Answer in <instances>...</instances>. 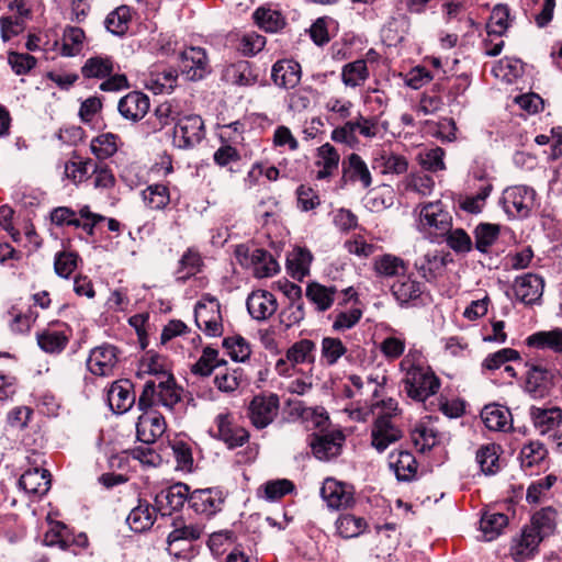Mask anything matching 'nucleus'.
I'll use <instances>...</instances> for the list:
<instances>
[{"instance_id": "20", "label": "nucleus", "mask_w": 562, "mask_h": 562, "mask_svg": "<svg viewBox=\"0 0 562 562\" xmlns=\"http://www.w3.org/2000/svg\"><path fill=\"white\" fill-rule=\"evenodd\" d=\"M544 280L536 273H526L517 277L514 282V291L517 300L525 304H535L542 297Z\"/></svg>"}, {"instance_id": "46", "label": "nucleus", "mask_w": 562, "mask_h": 562, "mask_svg": "<svg viewBox=\"0 0 562 562\" xmlns=\"http://www.w3.org/2000/svg\"><path fill=\"white\" fill-rule=\"evenodd\" d=\"M316 345L310 339H301L294 342L286 351V360L292 364L315 362Z\"/></svg>"}, {"instance_id": "26", "label": "nucleus", "mask_w": 562, "mask_h": 562, "mask_svg": "<svg viewBox=\"0 0 562 562\" xmlns=\"http://www.w3.org/2000/svg\"><path fill=\"white\" fill-rule=\"evenodd\" d=\"M340 162V155L337 149L330 144L325 143L316 150L315 166L317 167L316 179L327 180L334 177Z\"/></svg>"}, {"instance_id": "53", "label": "nucleus", "mask_w": 562, "mask_h": 562, "mask_svg": "<svg viewBox=\"0 0 562 562\" xmlns=\"http://www.w3.org/2000/svg\"><path fill=\"white\" fill-rule=\"evenodd\" d=\"M140 373L156 376L155 381H159L164 379L165 375L171 374L166 368L165 358L150 351L146 352L139 362V374Z\"/></svg>"}, {"instance_id": "63", "label": "nucleus", "mask_w": 562, "mask_h": 562, "mask_svg": "<svg viewBox=\"0 0 562 562\" xmlns=\"http://www.w3.org/2000/svg\"><path fill=\"white\" fill-rule=\"evenodd\" d=\"M362 317V310L359 307H351L344 311H335V319L331 328L334 331H345L355 327Z\"/></svg>"}, {"instance_id": "33", "label": "nucleus", "mask_w": 562, "mask_h": 562, "mask_svg": "<svg viewBox=\"0 0 562 562\" xmlns=\"http://www.w3.org/2000/svg\"><path fill=\"white\" fill-rule=\"evenodd\" d=\"M373 271L381 278L401 277L407 272L408 265L401 257L384 254L373 259Z\"/></svg>"}, {"instance_id": "1", "label": "nucleus", "mask_w": 562, "mask_h": 562, "mask_svg": "<svg viewBox=\"0 0 562 562\" xmlns=\"http://www.w3.org/2000/svg\"><path fill=\"white\" fill-rule=\"evenodd\" d=\"M400 369L405 372L403 385L409 398L425 402L439 391L440 379L429 367L414 364L409 356H406L401 361Z\"/></svg>"}, {"instance_id": "31", "label": "nucleus", "mask_w": 562, "mask_h": 562, "mask_svg": "<svg viewBox=\"0 0 562 562\" xmlns=\"http://www.w3.org/2000/svg\"><path fill=\"white\" fill-rule=\"evenodd\" d=\"M389 465L398 481L409 482L417 473V461L407 450L393 451L389 456Z\"/></svg>"}, {"instance_id": "7", "label": "nucleus", "mask_w": 562, "mask_h": 562, "mask_svg": "<svg viewBox=\"0 0 562 562\" xmlns=\"http://www.w3.org/2000/svg\"><path fill=\"white\" fill-rule=\"evenodd\" d=\"M526 380L524 390L535 400H541L550 395L559 372L555 369H549L541 363H526Z\"/></svg>"}, {"instance_id": "55", "label": "nucleus", "mask_w": 562, "mask_h": 562, "mask_svg": "<svg viewBox=\"0 0 562 562\" xmlns=\"http://www.w3.org/2000/svg\"><path fill=\"white\" fill-rule=\"evenodd\" d=\"M294 490V484L286 479L272 480L265 483L259 490L258 495L269 502H276Z\"/></svg>"}, {"instance_id": "13", "label": "nucleus", "mask_w": 562, "mask_h": 562, "mask_svg": "<svg viewBox=\"0 0 562 562\" xmlns=\"http://www.w3.org/2000/svg\"><path fill=\"white\" fill-rule=\"evenodd\" d=\"M225 503V495L217 487L200 488L190 492L189 507L198 515L210 518L220 513Z\"/></svg>"}, {"instance_id": "37", "label": "nucleus", "mask_w": 562, "mask_h": 562, "mask_svg": "<svg viewBox=\"0 0 562 562\" xmlns=\"http://www.w3.org/2000/svg\"><path fill=\"white\" fill-rule=\"evenodd\" d=\"M252 19L255 24L267 33H277L286 24L285 18L280 11L265 5L254 11Z\"/></svg>"}, {"instance_id": "2", "label": "nucleus", "mask_w": 562, "mask_h": 562, "mask_svg": "<svg viewBox=\"0 0 562 562\" xmlns=\"http://www.w3.org/2000/svg\"><path fill=\"white\" fill-rule=\"evenodd\" d=\"M414 212L417 231L431 243H439L452 228V216L441 200L420 203Z\"/></svg>"}, {"instance_id": "32", "label": "nucleus", "mask_w": 562, "mask_h": 562, "mask_svg": "<svg viewBox=\"0 0 562 562\" xmlns=\"http://www.w3.org/2000/svg\"><path fill=\"white\" fill-rule=\"evenodd\" d=\"M485 427L493 431H508L513 427L512 413L507 407L491 404L481 412Z\"/></svg>"}, {"instance_id": "22", "label": "nucleus", "mask_w": 562, "mask_h": 562, "mask_svg": "<svg viewBox=\"0 0 562 562\" xmlns=\"http://www.w3.org/2000/svg\"><path fill=\"white\" fill-rule=\"evenodd\" d=\"M345 183H360L363 189L372 184V176L367 162L356 153L342 160V177Z\"/></svg>"}, {"instance_id": "57", "label": "nucleus", "mask_w": 562, "mask_h": 562, "mask_svg": "<svg viewBox=\"0 0 562 562\" xmlns=\"http://www.w3.org/2000/svg\"><path fill=\"white\" fill-rule=\"evenodd\" d=\"M445 156V150L437 146L419 153L418 161L424 170L438 172L446 170Z\"/></svg>"}, {"instance_id": "58", "label": "nucleus", "mask_w": 562, "mask_h": 562, "mask_svg": "<svg viewBox=\"0 0 562 562\" xmlns=\"http://www.w3.org/2000/svg\"><path fill=\"white\" fill-rule=\"evenodd\" d=\"M488 34L502 36L509 26V8L506 4H496L487 22Z\"/></svg>"}, {"instance_id": "27", "label": "nucleus", "mask_w": 562, "mask_h": 562, "mask_svg": "<svg viewBox=\"0 0 562 562\" xmlns=\"http://www.w3.org/2000/svg\"><path fill=\"white\" fill-rule=\"evenodd\" d=\"M301 66L292 59H282L273 64L271 79L280 88L292 89L301 80Z\"/></svg>"}, {"instance_id": "23", "label": "nucleus", "mask_w": 562, "mask_h": 562, "mask_svg": "<svg viewBox=\"0 0 562 562\" xmlns=\"http://www.w3.org/2000/svg\"><path fill=\"white\" fill-rule=\"evenodd\" d=\"M542 541L535 528L525 526L521 533L515 537L510 544V555L516 562H524L531 559L538 551L539 543Z\"/></svg>"}, {"instance_id": "60", "label": "nucleus", "mask_w": 562, "mask_h": 562, "mask_svg": "<svg viewBox=\"0 0 562 562\" xmlns=\"http://www.w3.org/2000/svg\"><path fill=\"white\" fill-rule=\"evenodd\" d=\"M172 456L177 462V469L191 472L193 469V456L191 446L180 439H176L170 442Z\"/></svg>"}, {"instance_id": "6", "label": "nucleus", "mask_w": 562, "mask_h": 562, "mask_svg": "<svg viewBox=\"0 0 562 562\" xmlns=\"http://www.w3.org/2000/svg\"><path fill=\"white\" fill-rule=\"evenodd\" d=\"M194 319L200 330L206 336L218 337L223 334V319L218 300L205 293L196 302L194 307Z\"/></svg>"}, {"instance_id": "43", "label": "nucleus", "mask_w": 562, "mask_h": 562, "mask_svg": "<svg viewBox=\"0 0 562 562\" xmlns=\"http://www.w3.org/2000/svg\"><path fill=\"white\" fill-rule=\"evenodd\" d=\"M131 20V8L120 5L106 15L104 26L113 35L123 36L130 27Z\"/></svg>"}, {"instance_id": "64", "label": "nucleus", "mask_w": 562, "mask_h": 562, "mask_svg": "<svg viewBox=\"0 0 562 562\" xmlns=\"http://www.w3.org/2000/svg\"><path fill=\"white\" fill-rule=\"evenodd\" d=\"M412 440L419 451L425 452L437 443V431L424 424L417 425L412 432Z\"/></svg>"}, {"instance_id": "19", "label": "nucleus", "mask_w": 562, "mask_h": 562, "mask_svg": "<svg viewBox=\"0 0 562 562\" xmlns=\"http://www.w3.org/2000/svg\"><path fill=\"white\" fill-rule=\"evenodd\" d=\"M136 402L134 385L130 380H119L112 383L108 391V403L115 414L128 412Z\"/></svg>"}, {"instance_id": "28", "label": "nucleus", "mask_w": 562, "mask_h": 562, "mask_svg": "<svg viewBox=\"0 0 562 562\" xmlns=\"http://www.w3.org/2000/svg\"><path fill=\"white\" fill-rule=\"evenodd\" d=\"M423 291L422 283L405 273L402 274L391 286L393 296L402 307L411 304L415 305L416 301L423 294Z\"/></svg>"}, {"instance_id": "17", "label": "nucleus", "mask_w": 562, "mask_h": 562, "mask_svg": "<svg viewBox=\"0 0 562 562\" xmlns=\"http://www.w3.org/2000/svg\"><path fill=\"white\" fill-rule=\"evenodd\" d=\"M216 426V438L222 440L228 449L244 446L249 440V432L246 428L235 425L231 413H221L214 419Z\"/></svg>"}, {"instance_id": "47", "label": "nucleus", "mask_w": 562, "mask_h": 562, "mask_svg": "<svg viewBox=\"0 0 562 562\" xmlns=\"http://www.w3.org/2000/svg\"><path fill=\"white\" fill-rule=\"evenodd\" d=\"M225 363L224 359L218 358V350L207 346L203 348L202 355L192 366L191 372L195 375L209 376L213 373L214 369Z\"/></svg>"}, {"instance_id": "9", "label": "nucleus", "mask_w": 562, "mask_h": 562, "mask_svg": "<svg viewBox=\"0 0 562 562\" xmlns=\"http://www.w3.org/2000/svg\"><path fill=\"white\" fill-rule=\"evenodd\" d=\"M204 122L198 114L179 116L172 127V145L178 149H191L204 138Z\"/></svg>"}, {"instance_id": "49", "label": "nucleus", "mask_w": 562, "mask_h": 562, "mask_svg": "<svg viewBox=\"0 0 562 562\" xmlns=\"http://www.w3.org/2000/svg\"><path fill=\"white\" fill-rule=\"evenodd\" d=\"M86 38L82 29L77 26H67L63 33V44L60 54L65 57H74L80 54Z\"/></svg>"}, {"instance_id": "59", "label": "nucleus", "mask_w": 562, "mask_h": 562, "mask_svg": "<svg viewBox=\"0 0 562 562\" xmlns=\"http://www.w3.org/2000/svg\"><path fill=\"white\" fill-rule=\"evenodd\" d=\"M222 345L232 360L236 362H244L250 357L251 350L249 344L239 335L224 338Z\"/></svg>"}, {"instance_id": "8", "label": "nucleus", "mask_w": 562, "mask_h": 562, "mask_svg": "<svg viewBox=\"0 0 562 562\" xmlns=\"http://www.w3.org/2000/svg\"><path fill=\"white\" fill-rule=\"evenodd\" d=\"M280 398L274 393L255 395L247 406V417L258 430L267 428L278 417Z\"/></svg>"}, {"instance_id": "10", "label": "nucleus", "mask_w": 562, "mask_h": 562, "mask_svg": "<svg viewBox=\"0 0 562 562\" xmlns=\"http://www.w3.org/2000/svg\"><path fill=\"white\" fill-rule=\"evenodd\" d=\"M321 496L327 507L333 510L348 509L356 503L353 485L334 477L325 479L321 488Z\"/></svg>"}, {"instance_id": "16", "label": "nucleus", "mask_w": 562, "mask_h": 562, "mask_svg": "<svg viewBox=\"0 0 562 562\" xmlns=\"http://www.w3.org/2000/svg\"><path fill=\"white\" fill-rule=\"evenodd\" d=\"M142 415L136 423V436L139 441L146 445L154 443L167 429L164 416L154 408L139 409Z\"/></svg>"}, {"instance_id": "61", "label": "nucleus", "mask_w": 562, "mask_h": 562, "mask_svg": "<svg viewBox=\"0 0 562 562\" xmlns=\"http://www.w3.org/2000/svg\"><path fill=\"white\" fill-rule=\"evenodd\" d=\"M414 266L425 280L431 281L443 267V261L437 254H426L418 258Z\"/></svg>"}, {"instance_id": "39", "label": "nucleus", "mask_w": 562, "mask_h": 562, "mask_svg": "<svg viewBox=\"0 0 562 562\" xmlns=\"http://www.w3.org/2000/svg\"><path fill=\"white\" fill-rule=\"evenodd\" d=\"M508 525V517L503 513L485 512L480 520V529L485 541L496 539Z\"/></svg>"}, {"instance_id": "51", "label": "nucleus", "mask_w": 562, "mask_h": 562, "mask_svg": "<svg viewBox=\"0 0 562 562\" xmlns=\"http://www.w3.org/2000/svg\"><path fill=\"white\" fill-rule=\"evenodd\" d=\"M143 201L151 210H164L170 202V192L166 184L154 183L142 191Z\"/></svg>"}, {"instance_id": "14", "label": "nucleus", "mask_w": 562, "mask_h": 562, "mask_svg": "<svg viewBox=\"0 0 562 562\" xmlns=\"http://www.w3.org/2000/svg\"><path fill=\"white\" fill-rule=\"evenodd\" d=\"M119 349L111 344H103L91 349L87 359V369L98 376H109L114 373L119 363Z\"/></svg>"}, {"instance_id": "15", "label": "nucleus", "mask_w": 562, "mask_h": 562, "mask_svg": "<svg viewBox=\"0 0 562 562\" xmlns=\"http://www.w3.org/2000/svg\"><path fill=\"white\" fill-rule=\"evenodd\" d=\"M341 430H333L325 434H312L310 447L314 457L321 461H329L340 454L345 442Z\"/></svg>"}, {"instance_id": "34", "label": "nucleus", "mask_w": 562, "mask_h": 562, "mask_svg": "<svg viewBox=\"0 0 562 562\" xmlns=\"http://www.w3.org/2000/svg\"><path fill=\"white\" fill-rule=\"evenodd\" d=\"M313 260L312 252L305 247H296L288 255L286 269L289 274L302 281L308 273Z\"/></svg>"}, {"instance_id": "45", "label": "nucleus", "mask_w": 562, "mask_h": 562, "mask_svg": "<svg viewBox=\"0 0 562 562\" xmlns=\"http://www.w3.org/2000/svg\"><path fill=\"white\" fill-rule=\"evenodd\" d=\"M72 536L69 528L61 521H50L48 530L43 536V544L66 550L70 547Z\"/></svg>"}, {"instance_id": "52", "label": "nucleus", "mask_w": 562, "mask_h": 562, "mask_svg": "<svg viewBox=\"0 0 562 562\" xmlns=\"http://www.w3.org/2000/svg\"><path fill=\"white\" fill-rule=\"evenodd\" d=\"M347 352V347L337 337H324L321 345L322 361L328 366H335Z\"/></svg>"}, {"instance_id": "25", "label": "nucleus", "mask_w": 562, "mask_h": 562, "mask_svg": "<svg viewBox=\"0 0 562 562\" xmlns=\"http://www.w3.org/2000/svg\"><path fill=\"white\" fill-rule=\"evenodd\" d=\"M247 311L256 321H266L274 314L278 304L276 296L266 290L252 291L246 301Z\"/></svg>"}, {"instance_id": "4", "label": "nucleus", "mask_w": 562, "mask_h": 562, "mask_svg": "<svg viewBox=\"0 0 562 562\" xmlns=\"http://www.w3.org/2000/svg\"><path fill=\"white\" fill-rule=\"evenodd\" d=\"M119 66L111 56L97 55L89 57L81 67V75L85 79L103 80L100 90L115 92L130 88L127 77L124 74L115 72Z\"/></svg>"}, {"instance_id": "56", "label": "nucleus", "mask_w": 562, "mask_h": 562, "mask_svg": "<svg viewBox=\"0 0 562 562\" xmlns=\"http://www.w3.org/2000/svg\"><path fill=\"white\" fill-rule=\"evenodd\" d=\"M202 258L200 254L191 248L187 249L179 260V268L176 272L177 279L186 281L200 271Z\"/></svg>"}, {"instance_id": "48", "label": "nucleus", "mask_w": 562, "mask_h": 562, "mask_svg": "<svg viewBox=\"0 0 562 562\" xmlns=\"http://www.w3.org/2000/svg\"><path fill=\"white\" fill-rule=\"evenodd\" d=\"M369 77L366 60L358 59L346 64L341 70V80L346 87L356 88L364 83Z\"/></svg>"}, {"instance_id": "62", "label": "nucleus", "mask_w": 562, "mask_h": 562, "mask_svg": "<svg viewBox=\"0 0 562 562\" xmlns=\"http://www.w3.org/2000/svg\"><path fill=\"white\" fill-rule=\"evenodd\" d=\"M475 460L484 474H494L498 471V456L494 445L482 446L475 456Z\"/></svg>"}, {"instance_id": "5", "label": "nucleus", "mask_w": 562, "mask_h": 562, "mask_svg": "<svg viewBox=\"0 0 562 562\" xmlns=\"http://www.w3.org/2000/svg\"><path fill=\"white\" fill-rule=\"evenodd\" d=\"M537 192L528 186H512L503 191L499 204L509 220H524L530 216L536 204Z\"/></svg>"}, {"instance_id": "18", "label": "nucleus", "mask_w": 562, "mask_h": 562, "mask_svg": "<svg viewBox=\"0 0 562 562\" xmlns=\"http://www.w3.org/2000/svg\"><path fill=\"white\" fill-rule=\"evenodd\" d=\"M402 438L401 429L392 422L391 414L376 417L371 429V445L376 451L383 452L391 443Z\"/></svg>"}, {"instance_id": "12", "label": "nucleus", "mask_w": 562, "mask_h": 562, "mask_svg": "<svg viewBox=\"0 0 562 562\" xmlns=\"http://www.w3.org/2000/svg\"><path fill=\"white\" fill-rule=\"evenodd\" d=\"M190 487L188 484L178 482L156 494L154 499L155 508L161 516H170L180 510L186 503L189 504Z\"/></svg>"}, {"instance_id": "36", "label": "nucleus", "mask_w": 562, "mask_h": 562, "mask_svg": "<svg viewBox=\"0 0 562 562\" xmlns=\"http://www.w3.org/2000/svg\"><path fill=\"white\" fill-rule=\"evenodd\" d=\"M155 513H157L155 505L150 506L149 503L139 501L138 505L128 514L126 522L135 532L146 531L154 525Z\"/></svg>"}, {"instance_id": "42", "label": "nucleus", "mask_w": 562, "mask_h": 562, "mask_svg": "<svg viewBox=\"0 0 562 562\" xmlns=\"http://www.w3.org/2000/svg\"><path fill=\"white\" fill-rule=\"evenodd\" d=\"M501 226L492 223H480L473 231L474 247L481 254H487L490 248L498 239Z\"/></svg>"}, {"instance_id": "3", "label": "nucleus", "mask_w": 562, "mask_h": 562, "mask_svg": "<svg viewBox=\"0 0 562 562\" xmlns=\"http://www.w3.org/2000/svg\"><path fill=\"white\" fill-rule=\"evenodd\" d=\"M183 392L172 374L165 375L159 381H147L138 396L137 408L149 409L162 406L172 412L175 406L181 402Z\"/></svg>"}, {"instance_id": "54", "label": "nucleus", "mask_w": 562, "mask_h": 562, "mask_svg": "<svg viewBox=\"0 0 562 562\" xmlns=\"http://www.w3.org/2000/svg\"><path fill=\"white\" fill-rule=\"evenodd\" d=\"M117 135L104 133L91 140L90 149L98 159H108L117 151Z\"/></svg>"}, {"instance_id": "50", "label": "nucleus", "mask_w": 562, "mask_h": 562, "mask_svg": "<svg viewBox=\"0 0 562 562\" xmlns=\"http://www.w3.org/2000/svg\"><path fill=\"white\" fill-rule=\"evenodd\" d=\"M250 257L255 265V274L258 278H268L278 273L280 269L279 263L269 251L257 248Z\"/></svg>"}, {"instance_id": "29", "label": "nucleus", "mask_w": 562, "mask_h": 562, "mask_svg": "<svg viewBox=\"0 0 562 562\" xmlns=\"http://www.w3.org/2000/svg\"><path fill=\"white\" fill-rule=\"evenodd\" d=\"M530 416L536 430L544 436L555 431L562 423V409L559 407L540 408L532 406L530 408ZM555 438V434L552 435Z\"/></svg>"}, {"instance_id": "35", "label": "nucleus", "mask_w": 562, "mask_h": 562, "mask_svg": "<svg viewBox=\"0 0 562 562\" xmlns=\"http://www.w3.org/2000/svg\"><path fill=\"white\" fill-rule=\"evenodd\" d=\"M223 78L226 82L240 87L252 86L257 82V75L247 60L228 65L223 72Z\"/></svg>"}, {"instance_id": "30", "label": "nucleus", "mask_w": 562, "mask_h": 562, "mask_svg": "<svg viewBox=\"0 0 562 562\" xmlns=\"http://www.w3.org/2000/svg\"><path fill=\"white\" fill-rule=\"evenodd\" d=\"M70 338V329L48 327L37 333L38 347L47 353H60L67 346Z\"/></svg>"}, {"instance_id": "11", "label": "nucleus", "mask_w": 562, "mask_h": 562, "mask_svg": "<svg viewBox=\"0 0 562 562\" xmlns=\"http://www.w3.org/2000/svg\"><path fill=\"white\" fill-rule=\"evenodd\" d=\"M179 67L188 80L198 81L211 72L206 50L202 47L190 46L180 53Z\"/></svg>"}, {"instance_id": "21", "label": "nucleus", "mask_w": 562, "mask_h": 562, "mask_svg": "<svg viewBox=\"0 0 562 562\" xmlns=\"http://www.w3.org/2000/svg\"><path fill=\"white\" fill-rule=\"evenodd\" d=\"M52 474L47 469L33 468L24 471L19 479V486L30 496L42 497L50 488Z\"/></svg>"}, {"instance_id": "41", "label": "nucleus", "mask_w": 562, "mask_h": 562, "mask_svg": "<svg viewBox=\"0 0 562 562\" xmlns=\"http://www.w3.org/2000/svg\"><path fill=\"white\" fill-rule=\"evenodd\" d=\"M528 528H535V531L543 540L552 535L557 528V510L551 507H544L536 512L531 517V524Z\"/></svg>"}, {"instance_id": "24", "label": "nucleus", "mask_w": 562, "mask_h": 562, "mask_svg": "<svg viewBox=\"0 0 562 562\" xmlns=\"http://www.w3.org/2000/svg\"><path fill=\"white\" fill-rule=\"evenodd\" d=\"M149 98L140 91H131L120 99L117 110L128 121L138 122L149 111Z\"/></svg>"}, {"instance_id": "44", "label": "nucleus", "mask_w": 562, "mask_h": 562, "mask_svg": "<svg viewBox=\"0 0 562 562\" xmlns=\"http://www.w3.org/2000/svg\"><path fill=\"white\" fill-rule=\"evenodd\" d=\"M337 533L344 539H351L362 535L368 524L362 517L351 514L340 515L335 522Z\"/></svg>"}, {"instance_id": "38", "label": "nucleus", "mask_w": 562, "mask_h": 562, "mask_svg": "<svg viewBox=\"0 0 562 562\" xmlns=\"http://www.w3.org/2000/svg\"><path fill=\"white\" fill-rule=\"evenodd\" d=\"M528 347L548 349L554 353H562V328L537 331L527 337Z\"/></svg>"}, {"instance_id": "40", "label": "nucleus", "mask_w": 562, "mask_h": 562, "mask_svg": "<svg viewBox=\"0 0 562 562\" xmlns=\"http://www.w3.org/2000/svg\"><path fill=\"white\" fill-rule=\"evenodd\" d=\"M336 292L335 286H325L313 282L306 288V297L316 306L318 312H325L334 304Z\"/></svg>"}]
</instances>
